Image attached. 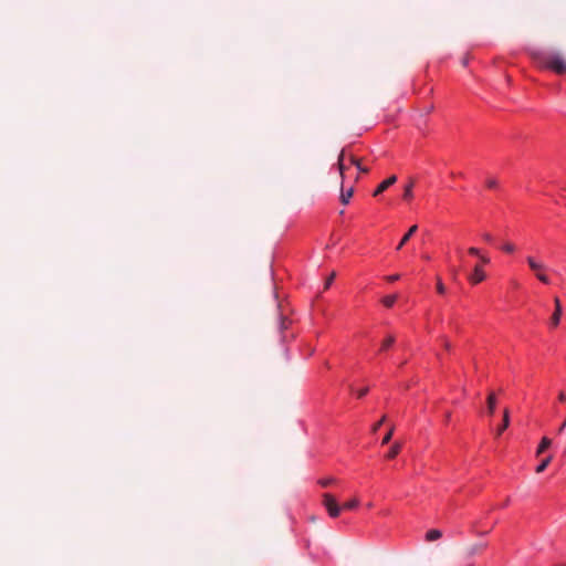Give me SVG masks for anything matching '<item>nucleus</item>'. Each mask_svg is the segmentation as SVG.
<instances>
[{
  "mask_svg": "<svg viewBox=\"0 0 566 566\" xmlns=\"http://www.w3.org/2000/svg\"><path fill=\"white\" fill-rule=\"evenodd\" d=\"M534 59L541 66L553 70L557 74L566 73V61L559 53H536Z\"/></svg>",
  "mask_w": 566,
  "mask_h": 566,
  "instance_id": "f257e3e1",
  "label": "nucleus"
},
{
  "mask_svg": "<svg viewBox=\"0 0 566 566\" xmlns=\"http://www.w3.org/2000/svg\"><path fill=\"white\" fill-rule=\"evenodd\" d=\"M526 263L530 270L534 273L535 277L543 284H551V279L547 275V265L534 256H526Z\"/></svg>",
  "mask_w": 566,
  "mask_h": 566,
  "instance_id": "f03ea898",
  "label": "nucleus"
},
{
  "mask_svg": "<svg viewBox=\"0 0 566 566\" xmlns=\"http://www.w3.org/2000/svg\"><path fill=\"white\" fill-rule=\"evenodd\" d=\"M323 505L327 510L328 515L331 517L335 518L340 514L342 506L338 504L337 500L332 494H323Z\"/></svg>",
  "mask_w": 566,
  "mask_h": 566,
  "instance_id": "7ed1b4c3",
  "label": "nucleus"
},
{
  "mask_svg": "<svg viewBox=\"0 0 566 566\" xmlns=\"http://www.w3.org/2000/svg\"><path fill=\"white\" fill-rule=\"evenodd\" d=\"M485 273L484 271L482 270L481 265L480 264H476L474 268H473V271L471 274H469L468 276V280L472 283V284H479L480 282L484 281L485 280Z\"/></svg>",
  "mask_w": 566,
  "mask_h": 566,
  "instance_id": "20e7f679",
  "label": "nucleus"
},
{
  "mask_svg": "<svg viewBox=\"0 0 566 566\" xmlns=\"http://www.w3.org/2000/svg\"><path fill=\"white\" fill-rule=\"evenodd\" d=\"M380 350L388 352V350H405V347L400 345H396V340L394 336H387L382 343Z\"/></svg>",
  "mask_w": 566,
  "mask_h": 566,
  "instance_id": "39448f33",
  "label": "nucleus"
},
{
  "mask_svg": "<svg viewBox=\"0 0 566 566\" xmlns=\"http://www.w3.org/2000/svg\"><path fill=\"white\" fill-rule=\"evenodd\" d=\"M397 181V177L395 175L390 176L378 185V187L375 189L373 196L377 197L380 193H382L385 190H387L390 186H392Z\"/></svg>",
  "mask_w": 566,
  "mask_h": 566,
  "instance_id": "423d86ee",
  "label": "nucleus"
},
{
  "mask_svg": "<svg viewBox=\"0 0 566 566\" xmlns=\"http://www.w3.org/2000/svg\"><path fill=\"white\" fill-rule=\"evenodd\" d=\"M554 304H555V311L551 317V325L553 327H556L559 324V319L562 316V304H560V301L558 297L554 298Z\"/></svg>",
  "mask_w": 566,
  "mask_h": 566,
  "instance_id": "0eeeda50",
  "label": "nucleus"
},
{
  "mask_svg": "<svg viewBox=\"0 0 566 566\" xmlns=\"http://www.w3.org/2000/svg\"><path fill=\"white\" fill-rule=\"evenodd\" d=\"M497 403V398L494 391H490L486 399V407L489 415H493Z\"/></svg>",
  "mask_w": 566,
  "mask_h": 566,
  "instance_id": "6e6552de",
  "label": "nucleus"
},
{
  "mask_svg": "<svg viewBox=\"0 0 566 566\" xmlns=\"http://www.w3.org/2000/svg\"><path fill=\"white\" fill-rule=\"evenodd\" d=\"M485 547L486 544H472L465 548V554L468 557H471L481 553Z\"/></svg>",
  "mask_w": 566,
  "mask_h": 566,
  "instance_id": "1a4fd4ad",
  "label": "nucleus"
},
{
  "mask_svg": "<svg viewBox=\"0 0 566 566\" xmlns=\"http://www.w3.org/2000/svg\"><path fill=\"white\" fill-rule=\"evenodd\" d=\"M510 424V412L509 409H504L503 411V421H501V426L496 429V436H501L502 432L507 429Z\"/></svg>",
  "mask_w": 566,
  "mask_h": 566,
  "instance_id": "9d476101",
  "label": "nucleus"
},
{
  "mask_svg": "<svg viewBox=\"0 0 566 566\" xmlns=\"http://www.w3.org/2000/svg\"><path fill=\"white\" fill-rule=\"evenodd\" d=\"M417 229L418 227L415 224L408 230V232L402 237L401 241L397 245V250H400L409 241V239L416 233Z\"/></svg>",
  "mask_w": 566,
  "mask_h": 566,
  "instance_id": "9b49d317",
  "label": "nucleus"
},
{
  "mask_svg": "<svg viewBox=\"0 0 566 566\" xmlns=\"http://www.w3.org/2000/svg\"><path fill=\"white\" fill-rule=\"evenodd\" d=\"M552 446V440L547 437H544L541 440V443L536 450V455L542 454L546 449H548Z\"/></svg>",
  "mask_w": 566,
  "mask_h": 566,
  "instance_id": "f8f14e48",
  "label": "nucleus"
},
{
  "mask_svg": "<svg viewBox=\"0 0 566 566\" xmlns=\"http://www.w3.org/2000/svg\"><path fill=\"white\" fill-rule=\"evenodd\" d=\"M401 450V443L400 442H395L391 448L389 449L388 453L386 454V458L387 459H394L396 458L399 452Z\"/></svg>",
  "mask_w": 566,
  "mask_h": 566,
  "instance_id": "ddd939ff",
  "label": "nucleus"
},
{
  "mask_svg": "<svg viewBox=\"0 0 566 566\" xmlns=\"http://www.w3.org/2000/svg\"><path fill=\"white\" fill-rule=\"evenodd\" d=\"M344 160H345V151L342 150L339 156H338V161H337L339 175H340L342 178L344 177V172L347 169V166L345 165Z\"/></svg>",
  "mask_w": 566,
  "mask_h": 566,
  "instance_id": "4468645a",
  "label": "nucleus"
},
{
  "mask_svg": "<svg viewBox=\"0 0 566 566\" xmlns=\"http://www.w3.org/2000/svg\"><path fill=\"white\" fill-rule=\"evenodd\" d=\"M290 325H291V321L281 314L279 317V322H277L279 331L280 332L286 331L290 327Z\"/></svg>",
  "mask_w": 566,
  "mask_h": 566,
  "instance_id": "2eb2a0df",
  "label": "nucleus"
},
{
  "mask_svg": "<svg viewBox=\"0 0 566 566\" xmlns=\"http://www.w3.org/2000/svg\"><path fill=\"white\" fill-rule=\"evenodd\" d=\"M415 186V181L411 179L406 186H405V191H403V199L406 200H410L413 196L412 193V188Z\"/></svg>",
  "mask_w": 566,
  "mask_h": 566,
  "instance_id": "dca6fc26",
  "label": "nucleus"
},
{
  "mask_svg": "<svg viewBox=\"0 0 566 566\" xmlns=\"http://www.w3.org/2000/svg\"><path fill=\"white\" fill-rule=\"evenodd\" d=\"M353 193H354V189L353 188H349L348 190H344L342 188V193H340V201L343 205H347L350 200V198L353 197Z\"/></svg>",
  "mask_w": 566,
  "mask_h": 566,
  "instance_id": "f3484780",
  "label": "nucleus"
},
{
  "mask_svg": "<svg viewBox=\"0 0 566 566\" xmlns=\"http://www.w3.org/2000/svg\"><path fill=\"white\" fill-rule=\"evenodd\" d=\"M468 252L471 254V255H476V256H480V261L481 263L483 264H488L490 262V259L485 255H480V250L476 249V248H470L468 250Z\"/></svg>",
  "mask_w": 566,
  "mask_h": 566,
  "instance_id": "a211bd4d",
  "label": "nucleus"
},
{
  "mask_svg": "<svg viewBox=\"0 0 566 566\" xmlns=\"http://www.w3.org/2000/svg\"><path fill=\"white\" fill-rule=\"evenodd\" d=\"M442 536V533L439 531V530H430L426 537H427V541L429 542H433V541H437L439 539L440 537Z\"/></svg>",
  "mask_w": 566,
  "mask_h": 566,
  "instance_id": "6ab92c4d",
  "label": "nucleus"
},
{
  "mask_svg": "<svg viewBox=\"0 0 566 566\" xmlns=\"http://www.w3.org/2000/svg\"><path fill=\"white\" fill-rule=\"evenodd\" d=\"M553 457L552 455H548L547 458H545L536 468V473H542L545 471V469L548 467V464L551 463Z\"/></svg>",
  "mask_w": 566,
  "mask_h": 566,
  "instance_id": "aec40b11",
  "label": "nucleus"
},
{
  "mask_svg": "<svg viewBox=\"0 0 566 566\" xmlns=\"http://www.w3.org/2000/svg\"><path fill=\"white\" fill-rule=\"evenodd\" d=\"M397 300V295H387L382 298V304L386 306V307H391L395 302Z\"/></svg>",
  "mask_w": 566,
  "mask_h": 566,
  "instance_id": "412c9836",
  "label": "nucleus"
},
{
  "mask_svg": "<svg viewBox=\"0 0 566 566\" xmlns=\"http://www.w3.org/2000/svg\"><path fill=\"white\" fill-rule=\"evenodd\" d=\"M358 504H359L358 500L357 499H353V500L346 502L342 506V509H344V510H354V509H356L358 506Z\"/></svg>",
  "mask_w": 566,
  "mask_h": 566,
  "instance_id": "4be33fe9",
  "label": "nucleus"
},
{
  "mask_svg": "<svg viewBox=\"0 0 566 566\" xmlns=\"http://www.w3.org/2000/svg\"><path fill=\"white\" fill-rule=\"evenodd\" d=\"M436 287H437V292L439 294H444L446 291H447L443 282L441 280V277H439V276L437 277V285H436Z\"/></svg>",
  "mask_w": 566,
  "mask_h": 566,
  "instance_id": "5701e85b",
  "label": "nucleus"
},
{
  "mask_svg": "<svg viewBox=\"0 0 566 566\" xmlns=\"http://www.w3.org/2000/svg\"><path fill=\"white\" fill-rule=\"evenodd\" d=\"M502 250L506 253H513L515 252L516 248L513 243L506 242L502 245Z\"/></svg>",
  "mask_w": 566,
  "mask_h": 566,
  "instance_id": "b1692460",
  "label": "nucleus"
},
{
  "mask_svg": "<svg viewBox=\"0 0 566 566\" xmlns=\"http://www.w3.org/2000/svg\"><path fill=\"white\" fill-rule=\"evenodd\" d=\"M318 483H319L323 488H326V486H328V485H331V484L335 483V479H333V478L322 479V480H319V482H318Z\"/></svg>",
  "mask_w": 566,
  "mask_h": 566,
  "instance_id": "393cba45",
  "label": "nucleus"
},
{
  "mask_svg": "<svg viewBox=\"0 0 566 566\" xmlns=\"http://www.w3.org/2000/svg\"><path fill=\"white\" fill-rule=\"evenodd\" d=\"M486 187L490 188V189H494L497 187V180L494 179V178H489L486 180Z\"/></svg>",
  "mask_w": 566,
  "mask_h": 566,
  "instance_id": "a878e982",
  "label": "nucleus"
},
{
  "mask_svg": "<svg viewBox=\"0 0 566 566\" xmlns=\"http://www.w3.org/2000/svg\"><path fill=\"white\" fill-rule=\"evenodd\" d=\"M392 433H394V428H390L389 431L387 432V434L382 438L381 443L382 444L388 443L392 437Z\"/></svg>",
  "mask_w": 566,
  "mask_h": 566,
  "instance_id": "bb28decb",
  "label": "nucleus"
},
{
  "mask_svg": "<svg viewBox=\"0 0 566 566\" xmlns=\"http://www.w3.org/2000/svg\"><path fill=\"white\" fill-rule=\"evenodd\" d=\"M386 420V417L384 416L377 423L374 424L373 427V431H377L379 429V427L385 422Z\"/></svg>",
  "mask_w": 566,
  "mask_h": 566,
  "instance_id": "cd10ccee",
  "label": "nucleus"
},
{
  "mask_svg": "<svg viewBox=\"0 0 566 566\" xmlns=\"http://www.w3.org/2000/svg\"><path fill=\"white\" fill-rule=\"evenodd\" d=\"M349 163H350V165H355L356 167H359V163H360V160H359V159H357V158H356V157H354V156H350V157H349Z\"/></svg>",
  "mask_w": 566,
  "mask_h": 566,
  "instance_id": "c85d7f7f",
  "label": "nucleus"
},
{
  "mask_svg": "<svg viewBox=\"0 0 566 566\" xmlns=\"http://www.w3.org/2000/svg\"><path fill=\"white\" fill-rule=\"evenodd\" d=\"M399 277H400L399 274H392V275L387 276L386 279L388 282H395V281L399 280Z\"/></svg>",
  "mask_w": 566,
  "mask_h": 566,
  "instance_id": "c756f323",
  "label": "nucleus"
},
{
  "mask_svg": "<svg viewBox=\"0 0 566 566\" xmlns=\"http://www.w3.org/2000/svg\"><path fill=\"white\" fill-rule=\"evenodd\" d=\"M335 277V273H332V275L326 280L325 289H328Z\"/></svg>",
  "mask_w": 566,
  "mask_h": 566,
  "instance_id": "7c9ffc66",
  "label": "nucleus"
},
{
  "mask_svg": "<svg viewBox=\"0 0 566 566\" xmlns=\"http://www.w3.org/2000/svg\"><path fill=\"white\" fill-rule=\"evenodd\" d=\"M368 390H369V389H368V387H365V388L360 389V390L357 392L358 398L364 397V396L368 392Z\"/></svg>",
  "mask_w": 566,
  "mask_h": 566,
  "instance_id": "2f4dec72",
  "label": "nucleus"
},
{
  "mask_svg": "<svg viewBox=\"0 0 566 566\" xmlns=\"http://www.w3.org/2000/svg\"><path fill=\"white\" fill-rule=\"evenodd\" d=\"M451 275H452L453 280H457V277H458V270L457 269H451Z\"/></svg>",
  "mask_w": 566,
  "mask_h": 566,
  "instance_id": "473e14b6",
  "label": "nucleus"
},
{
  "mask_svg": "<svg viewBox=\"0 0 566 566\" xmlns=\"http://www.w3.org/2000/svg\"><path fill=\"white\" fill-rule=\"evenodd\" d=\"M558 400L562 402L566 401V395L564 392H559Z\"/></svg>",
  "mask_w": 566,
  "mask_h": 566,
  "instance_id": "72a5a7b5",
  "label": "nucleus"
},
{
  "mask_svg": "<svg viewBox=\"0 0 566 566\" xmlns=\"http://www.w3.org/2000/svg\"><path fill=\"white\" fill-rule=\"evenodd\" d=\"M483 239H484L485 241H488V242H491V241H492V235H491V234H489V233H485V234H483Z\"/></svg>",
  "mask_w": 566,
  "mask_h": 566,
  "instance_id": "f704fd0d",
  "label": "nucleus"
},
{
  "mask_svg": "<svg viewBox=\"0 0 566 566\" xmlns=\"http://www.w3.org/2000/svg\"><path fill=\"white\" fill-rule=\"evenodd\" d=\"M359 169V171L361 172H368L369 169L367 167H363L360 164H359V167H357Z\"/></svg>",
  "mask_w": 566,
  "mask_h": 566,
  "instance_id": "c9c22d12",
  "label": "nucleus"
},
{
  "mask_svg": "<svg viewBox=\"0 0 566 566\" xmlns=\"http://www.w3.org/2000/svg\"><path fill=\"white\" fill-rule=\"evenodd\" d=\"M432 109H433V106L430 105L429 107L426 108V113H430V112H432Z\"/></svg>",
  "mask_w": 566,
  "mask_h": 566,
  "instance_id": "e433bc0d",
  "label": "nucleus"
},
{
  "mask_svg": "<svg viewBox=\"0 0 566 566\" xmlns=\"http://www.w3.org/2000/svg\"><path fill=\"white\" fill-rule=\"evenodd\" d=\"M489 532L488 531H484V532H476L478 535H485L488 534Z\"/></svg>",
  "mask_w": 566,
  "mask_h": 566,
  "instance_id": "4c0bfd02",
  "label": "nucleus"
},
{
  "mask_svg": "<svg viewBox=\"0 0 566 566\" xmlns=\"http://www.w3.org/2000/svg\"><path fill=\"white\" fill-rule=\"evenodd\" d=\"M287 337H289V335H287V334L283 335V336H282V340H283V342H284V340H286V339H287Z\"/></svg>",
  "mask_w": 566,
  "mask_h": 566,
  "instance_id": "58836bf2",
  "label": "nucleus"
},
{
  "mask_svg": "<svg viewBox=\"0 0 566 566\" xmlns=\"http://www.w3.org/2000/svg\"><path fill=\"white\" fill-rule=\"evenodd\" d=\"M450 417H451V413H450V412H448V413L446 415V419H447V420H449V419H450Z\"/></svg>",
  "mask_w": 566,
  "mask_h": 566,
  "instance_id": "ea45409f",
  "label": "nucleus"
}]
</instances>
